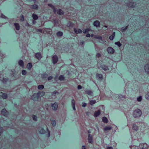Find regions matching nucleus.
I'll list each match as a JSON object with an SVG mask.
<instances>
[{
    "label": "nucleus",
    "mask_w": 149,
    "mask_h": 149,
    "mask_svg": "<svg viewBox=\"0 0 149 149\" xmlns=\"http://www.w3.org/2000/svg\"><path fill=\"white\" fill-rule=\"evenodd\" d=\"M21 19H24V16H23V15H22V17Z\"/></svg>",
    "instance_id": "nucleus-62"
},
{
    "label": "nucleus",
    "mask_w": 149,
    "mask_h": 149,
    "mask_svg": "<svg viewBox=\"0 0 149 149\" xmlns=\"http://www.w3.org/2000/svg\"><path fill=\"white\" fill-rule=\"evenodd\" d=\"M118 97L120 99H122L125 97V96L121 94H119L118 95Z\"/></svg>",
    "instance_id": "nucleus-42"
},
{
    "label": "nucleus",
    "mask_w": 149,
    "mask_h": 149,
    "mask_svg": "<svg viewBox=\"0 0 149 149\" xmlns=\"http://www.w3.org/2000/svg\"><path fill=\"white\" fill-rule=\"evenodd\" d=\"M96 56L97 57L99 58L100 57V56H101V54L100 53H97L96 55Z\"/></svg>",
    "instance_id": "nucleus-50"
},
{
    "label": "nucleus",
    "mask_w": 149,
    "mask_h": 149,
    "mask_svg": "<svg viewBox=\"0 0 149 149\" xmlns=\"http://www.w3.org/2000/svg\"><path fill=\"white\" fill-rule=\"evenodd\" d=\"M115 32H113L112 35L110 36L109 37V39L111 40H113V39L114 38V37H115Z\"/></svg>",
    "instance_id": "nucleus-26"
},
{
    "label": "nucleus",
    "mask_w": 149,
    "mask_h": 149,
    "mask_svg": "<svg viewBox=\"0 0 149 149\" xmlns=\"http://www.w3.org/2000/svg\"><path fill=\"white\" fill-rule=\"evenodd\" d=\"M132 128L133 130L136 131L138 130L139 127L135 124H134L132 126Z\"/></svg>",
    "instance_id": "nucleus-16"
},
{
    "label": "nucleus",
    "mask_w": 149,
    "mask_h": 149,
    "mask_svg": "<svg viewBox=\"0 0 149 149\" xmlns=\"http://www.w3.org/2000/svg\"><path fill=\"white\" fill-rule=\"evenodd\" d=\"M93 24L94 26L98 27L100 26V23L98 21H96L94 22Z\"/></svg>",
    "instance_id": "nucleus-22"
},
{
    "label": "nucleus",
    "mask_w": 149,
    "mask_h": 149,
    "mask_svg": "<svg viewBox=\"0 0 149 149\" xmlns=\"http://www.w3.org/2000/svg\"><path fill=\"white\" fill-rule=\"evenodd\" d=\"M85 92L86 93L90 95H92V94L93 93V92L91 90H86L85 91Z\"/></svg>",
    "instance_id": "nucleus-37"
},
{
    "label": "nucleus",
    "mask_w": 149,
    "mask_h": 149,
    "mask_svg": "<svg viewBox=\"0 0 149 149\" xmlns=\"http://www.w3.org/2000/svg\"><path fill=\"white\" fill-rule=\"evenodd\" d=\"M22 74L23 75H25L27 73V72L25 70H23L22 71Z\"/></svg>",
    "instance_id": "nucleus-43"
},
{
    "label": "nucleus",
    "mask_w": 149,
    "mask_h": 149,
    "mask_svg": "<svg viewBox=\"0 0 149 149\" xmlns=\"http://www.w3.org/2000/svg\"><path fill=\"white\" fill-rule=\"evenodd\" d=\"M142 114L141 110L139 109H137L134 111L133 116L134 118H138L141 116Z\"/></svg>",
    "instance_id": "nucleus-3"
},
{
    "label": "nucleus",
    "mask_w": 149,
    "mask_h": 149,
    "mask_svg": "<svg viewBox=\"0 0 149 149\" xmlns=\"http://www.w3.org/2000/svg\"><path fill=\"white\" fill-rule=\"evenodd\" d=\"M32 65L31 63H29L27 65V68L29 70H30L32 68Z\"/></svg>",
    "instance_id": "nucleus-28"
},
{
    "label": "nucleus",
    "mask_w": 149,
    "mask_h": 149,
    "mask_svg": "<svg viewBox=\"0 0 149 149\" xmlns=\"http://www.w3.org/2000/svg\"><path fill=\"white\" fill-rule=\"evenodd\" d=\"M82 88V87L80 85H78L77 86V88L78 89H80Z\"/></svg>",
    "instance_id": "nucleus-52"
},
{
    "label": "nucleus",
    "mask_w": 149,
    "mask_h": 149,
    "mask_svg": "<svg viewBox=\"0 0 149 149\" xmlns=\"http://www.w3.org/2000/svg\"><path fill=\"white\" fill-rule=\"evenodd\" d=\"M128 25L126 26L125 27H123L121 28V31L122 32H124L127 29Z\"/></svg>",
    "instance_id": "nucleus-29"
},
{
    "label": "nucleus",
    "mask_w": 149,
    "mask_h": 149,
    "mask_svg": "<svg viewBox=\"0 0 149 149\" xmlns=\"http://www.w3.org/2000/svg\"><path fill=\"white\" fill-rule=\"evenodd\" d=\"M1 97L3 99H6L8 97V95L6 93H3L2 94Z\"/></svg>",
    "instance_id": "nucleus-19"
},
{
    "label": "nucleus",
    "mask_w": 149,
    "mask_h": 149,
    "mask_svg": "<svg viewBox=\"0 0 149 149\" xmlns=\"http://www.w3.org/2000/svg\"><path fill=\"white\" fill-rule=\"evenodd\" d=\"M53 79V77L52 76H49L48 78V80H50Z\"/></svg>",
    "instance_id": "nucleus-51"
},
{
    "label": "nucleus",
    "mask_w": 149,
    "mask_h": 149,
    "mask_svg": "<svg viewBox=\"0 0 149 149\" xmlns=\"http://www.w3.org/2000/svg\"><path fill=\"white\" fill-rule=\"evenodd\" d=\"M84 41H81L80 43V44L81 45H82L84 44Z\"/></svg>",
    "instance_id": "nucleus-53"
},
{
    "label": "nucleus",
    "mask_w": 149,
    "mask_h": 149,
    "mask_svg": "<svg viewBox=\"0 0 149 149\" xmlns=\"http://www.w3.org/2000/svg\"><path fill=\"white\" fill-rule=\"evenodd\" d=\"M31 117L33 118V119L34 121H37V118L36 116L34 115H33Z\"/></svg>",
    "instance_id": "nucleus-36"
},
{
    "label": "nucleus",
    "mask_w": 149,
    "mask_h": 149,
    "mask_svg": "<svg viewBox=\"0 0 149 149\" xmlns=\"http://www.w3.org/2000/svg\"><path fill=\"white\" fill-rule=\"evenodd\" d=\"M57 77H57V76H56L55 77V78H54L55 80H56V79L57 78Z\"/></svg>",
    "instance_id": "nucleus-64"
},
{
    "label": "nucleus",
    "mask_w": 149,
    "mask_h": 149,
    "mask_svg": "<svg viewBox=\"0 0 149 149\" xmlns=\"http://www.w3.org/2000/svg\"><path fill=\"white\" fill-rule=\"evenodd\" d=\"M31 7L32 9L36 10H38V5L36 4H34L31 5Z\"/></svg>",
    "instance_id": "nucleus-18"
},
{
    "label": "nucleus",
    "mask_w": 149,
    "mask_h": 149,
    "mask_svg": "<svg viewBox=\"0 0 149 149\" xmlns=\"http://www.w3.org/2000/svg\"><path fill=\"white\" fill-rule=\"evenodd\" d=\"M57 93H58L57 91H54L52 93V95L55 96Z\"/></svg>",
    "instance_id": "nucleus-46"
},
{
    "label": "nucleus",
    "mask_w": 149,
    "mask_h": 149,
    "mask_svg": "<svg viewBox=\"0 0 149 149\" xmlns=\"http://www.w3.org/2000/svg\"><path fill=\"white\" fill-rule=\"evenodd\" d=\"M56 35L58 36H61L63 35V33L61 31H58L56 33Z\"/></svg>",
    "instance_id": "nucleus-33"
},
{
    "label": "nucleus",
    "mask_w": 149,
    "mask_h": 149,
    "mask_svg": "<svg viewBox=\"0 0 149 149\" xmlns=\"http://www.w3.org/2000/svg\"><path fill=\"white\" fill-rule=\"evenodd\" d=\"M67 26L68 27H72L74 26V24L71 22H69L67 24Z\"/></svg>",
    "instance_id": "nucleus-27"
},
{
    "label": "nucleus",
    "mask_w": 149,
    "mask_h": 149,
    "mask_svg": "<svg viewBox=\"0 0 149 149\" xmlns=\"http://www.w3.org/2000/svg\"><path fill=\"white\" fill-rule=\"evenodd\" d=\"M8 79L6 78H3V82L4 83H6L8 81Z\"/></svg>",
    "instance_id": "nucleus-48"
},
{
    "label": "nucleus",
    "mask_w": 149,
    "mask_h": 149,
    "mask_svg": "<svg viewBox=\"0 0 149 149\" xmlns=\"http://www.w3.org/2000/svg\"><path fill=\"white\" fill-rule=\"evenodd\" d=\"M82 149H86V148H85V146H82Z\"/></svg>",
    "instance_id": "nucleus-58"
},
{
    "label": "nucleus",
    "mask_w": 149,
    "mask_h": 149,
    "mask_svg": "<svg viewBox=\"0 0 149 149\" xmlns=\"http://www.w3.org/2000/svg\"><path fill=\"white\" fill-rule=\"evenodd\" d=\"M18 63L19 65L21 67H23L24 66V62L23 61L21 60H20L18 62Z\"/></svg>",
    "instance_id": "nucleus-21"
},
{
    "label": "nucleus",
    "mask_w": 149,
    "mask_h": 149,
    "mask_svg": "<svg viewBox=\"0 0 149 149\" xmlns=\"http://www.w3.org/2000/svg\"><path fill=\"white\" fill-rule=\"evenodd\" d=\"M1 114L3 116L6 117L9 114V112L5 109H3L1 111Z\"/></svg>",
    "instance_id": "nucleus-5"
},
{
    "label": "nucleus",
    "mask_w": 149,
    "mask_h": 149,
    "mask_svg": "<svg viewBox=\"0 0 149 149\" xmlns=\"http://www.w3.org/2000/svg\"><path fill=\"white\" fill-rule=\"evenodd\" d=\"M48 6L52 8L53 10L54 13L56 14V9L55 8V7L51 4H48Z\"/></svg>",
    "instance_id": "nucleus-13"
},
{
    "label": "nucleus",
    "mask_w": 149,
    "mask_h": 149,
    "mask_svg": "<svg viewBox=\"0 0 149 149\" xmlns=\"http://www.w3.org/2000/svg\"><path fill=\"white\" fill-rule=\"evenodd\" d=\"M47 132L42 127H39L38 128V130L39 133L42 134H45V136L47 137H49L50 136V131L48 128H47Z\"/></svg>",
    "instance_id": "nucleus-2"
},
{
    "label": "nucleus",
    "mask_w": 149,
    "mask_h": 149,
    "mask_svg": "<svg viewBox=\"0 0 149 149\" xmlns=\"http://www.w3.org/2000/svg\"><path fill=\"white\" fill-rule=\"evenodd\" d=\"M82 106L83 107H85L86 106V103L85 102H83L82 103Z\"/></svg>",
    "instance_id": "nucleus-49"
},
{
    "label": "nucleus",
    "mask_w": 149,
    "mask_h": 149,
    "mask_svg": "<svg viewBox=\"0 0 149 149\" xmlns=\"http://www.w3.org/2000/svg\"><path fill=\"white\" fill-rule=\"evenodd\" d=\"M51 124H52L53 127H55L56 125V122L55 120L54 119H50Z\"/></svg>",
    "instance_id": "nucleus-20"
},
{
    "label": "nucleus",
    "mask_w": 149,
    "mask_h": 149,
    "mask_svg": "<svg viewBox=\"0 0 149 149\" xmlns=\"http://www.w3.org/2000/svg\"><path fill=\"white\" fill-rule=\"evenodd\" d=\"M45 92L44 91H39L37 93H34L31 97V99L35 101H38L40 99L41 97L45 95Z\"/></svg>",
    "instance_id": "nucleus-1"
},
{
    "label": "nucleus",
    "mask_w": 149,
    "mask_h": 149,
    "mask_svg": "<svg viewBox=\"0 0 149 149\" xmlns=\"http://www.w3.org/2000/svg\"><path fill=\"white\" fill-rule=\"evenodd\" d=\"M147 144L146 143H144L143 144H140L139 146L140 149H146L147 147Z\"/></svg>",
    "instance_id": "nucleus-10"
},
{
    "label": "nucleus",
    "mask_w": 149,
    "mask_h": 149,
    "mask_svg": "<svg viewBox=\"0 0 149 149\" xmlns=\"http://www.w3.org/2000/svg\"><path fill=\"white\" fill-rule=\"evenodd\" d=\"M51 106L53 110L56 111L58 109V104L57 102H55L54 103H51Z\"/></svg>",
    "instance_id": "nucleus-4"
},
{
    "label": "nucleus",
    "mask_w": 149,
    "mask_h": 149,
    "mask_svg": "<svg viewBox=\"0 0 149 149\" xmlns=\"http://www.w3.org/2000/svg\"><path fill=\"white\" fill-rule=\"evenodd\" d=\"M102 121L105 123H107L108 122V119L107 118L105 117H103L102 118Z\"/></svg>",
    "instance_id": "nucleus-30"
},
{
    "label": "nucleus",
    "mask_w": 149,
    "mask_h": 149,
    "mask_svg": "<svg viewBox=\"0 0 149 149\" xmlns=\"http://www.w3.org/2000/svg\"><path fill=\"white\" fill-rule=\"evenodd\" d=\"M75 101L74 99H73L72 100V106L73 109L74 110H75L76 109L75 107Z\"/></svg>",
    "instance_id": "nucleus-23"
},
{
    "label": "nucleus",
    "mask_w": 149,
    "mask_h": 149,
    "mask_svg": "<svg viewBox=\"0 0 149 149\" xmlns=\"http://www.w3.org/2000/svg\"><path fill=\"white\" fill-rule=\"evenodd\" d=\"M35 56L38 60H40L42 58V55L39 52L36 53Z\"/></svg>",
    "instance_id": "nucleus-8"
},
{
    "label": "nucleus",
    "mask_w": 149,
    "mask_h": 149,
    "mask_svg": "<svg viewBox=\"0 0 149 149\" xmlns=\"http://www.w3.org/2000/svg\"><path fill=\"white\" fill-rule=\"evenodd\" d=\"M107 50L108 52L110 54H113L115 51L114 49L111 47H108L107 48Z\"/></svg>",
    "instance_id": "nucleus-7"
},
{
    "label": "nucleus",
    "mask_w": 149,
    "mask_h": 149,
    "mask_svg": "<svg viewBox=\"0 0 149 149\" xmlns=\"http://www.w3.org/2000/svg\"><path fill=\"white\" fill-rule=\"evenodd\" d=\"M52 62L54 64H56L58 61V56L56 55H54L53 56L52 58Z\"/></svg>",
    "instance_id": "nucleus-6"
},
{
    "label": "nucleus",
    "mask_w": 149,
    "mask_h": 149,
    "mask_svg": "<svg viewBox=\"0 0 149 149\" xmlns=\"http://www.w3.org/2000/svg\"><path fill=\"white\" fill-rule=\"evenodd\" d=\"M56 13H57V14L59 15H62L63 14V12L61 9H59L58 10H57L56 9Z\"/></svg>",
    "instance_id": "nucleus-15"
},
{
    "label": "nucleus",
    "mask_w": 149,
    "mask_h": 149,
    "mask_svg": "<svg viewBox=\"0 0 149 149\" xmlns=\"http://www.w3.org/2000/svg\"><path fill=\"white\" fill-rule=\"evenodd\" d=\"M100 114V110L95 111L94 113V116L95 117H97L99 116Z\"/></svg>",
    "instance_id": "nucleus-17"
},
{
    "label": "nucleus",
    "mask_w": 149,
    "mask_h": 149,
    "mask_svg": "<svg viewBox=\"0 0 149 149\" xmlns=\"http://www.w3.org/2000/svg\"><path fill=\"white\" fill-rule=\"evenodd\" d=\"M94 38L99 40H102V37L100 36L94 35Z\"/></svg>",
    "instance_id": "nucleus-32"
},
{
    "label": "nucleus",
    "mask_w": 149,
    "mask_h": 149,
    "mask_svg": "<svg viewBox=\"0 0 149 149\" xmlns=\"http://www.w3.org/2000/svg\"><path fill=\"white\" fill-rule=\"evenodd\" d=\"M96 76L100 79H102L103 77L102 75L101 74H97Z\"/></svg>",
    "instance_id": "nucleus-34"
},
{
    "label": "nucleus",
    "mask_w": 149,
    "mask_h": 149,
    "mask_svg": "<svg viewBox=\"0 0 149 149\" xmlns=\"http://www.w3.org/2000/svg\"><path fill=\"white\" fill-rule=\"evenodd\" d=\"M90 36H91L89 34H88L86 35V36L87 37H89Z\"/></svg>",
    "instance_id": "nucleus-57"
},
{
    "label": "nucleus",
    "mask_w": 149,
    "mask_h": 149,
    "mask_svg": "<svg viewBox=\"0 0 149 149\" xmlns=\"http://www.w3.org/2000/svg\"><path fill=\"white\" fill-rule=\"evenodd\" d=\"M145 97L147 99H149V92L145 95Z\"/></svg>",
    "instance_id": "nucleus-45"
},
{
    "label": "nucleus",
    "mask_w": 149,
    "mask_h": 149,
    "mask_svg": "<svg viewBox=\"0 0 149 149\" xmlns=\"http://www.w3.org/2000/svg\"><path fill=\"white\" fill-rule=\"evenodd\" d=\"M107 149H113L112 147L109 146L107 148Z\"/></svg>",
    "instance_id": "nucleus-54"
},
{
    "label": "nucleus",
    "mask_w": 149,
    "mask_h": 149,
    "mask_svg": "<svg viewBox=\"0 0 149 149\" xmlns=\"http://www.w3.org/2000/svg\"><path fill=\"white\" fill-rule=\"evenodd\" d=\"M88 132L89 133H90L91 132V131L90 130H88Z\"/></svg>",
    "instance_id": "nucleus-63"
},
{
    "label": "nucleus",
    "mask_w": 149,
    "mask_h": 149,
    "mask_svg": "<svg viewBox=\"0 0 149 149\" xmlns=\"http://www.w3.org/2000/svg\"><path fill=\"white\" fill-rule=\"evenodd\" d=\"M144 69L145 72L148 74H149V64H147L145 65Z\"/></svg>",
    "instance_id": "nucleus-11"
},
{
    "label": "nucleus",
    "mask_w": 149,
    "mask_h": 149,
    "mask_svg": "<svg viewBox=\"0 0 149 149\" xmlns=\"http://www.w3.org/2000/svg\"><path fill=\"white\" fill-rule=\"evenodd\" d=\"M38 31H39L40 32L42 33V30L40 29H38Z\"/></svg>",
    "instance_id": "nucleus-56"
},
{
    "label": "nucleus",
    "mask_w": 149,
    "mask_h": 149,
    "mask_svg": "<svg viewBox=\"0 0 149 149\" xmlns=\"http://www.w3.org/2000/svg\"><path fill=\"white\" fill-rule=\"evenodd\" d=\"M129 7L130 8H133L134 7V3L132 2H130L128 4Z\"/></svg>",
    "instance_id": "nucleus-31"
},
{
    "label": "nucleus",
    "mask_w": 149,
    "mask_h": 149,
    "mask_svg": "<svg viewBox=\"0 0 149 149\" xmlns=\"http://www.w3.org/2000/svg\"><path fill=\"white\" fill-rule=\"evenodd\" d=\"M33 19H38V16L36 14L33 13L32 15Z\"/></svg>",
    "instance_id": "nucleus-40"
},
{
    "label": "nucleus",
    "mask_w": 149,
    "mask_h": 149,
    "mask_svg": "<svg viewBox=\"0 0 149 149\" xmlns=\"http://www.w3.org/2000/svg\"><path fill=\"white\" fill-rule=\"evenodd\" d=\"M3 16H4V17H2L3 18V19H8L5 16H3V15H1V17H2Z\"/></svg>",
    "instance_id": "nucleus-59"
},
{
    "label": "nucleus",
    "mask_w": 149,
    "mask_h": 149,
    "mask_svg": "<svg viewBox=\"0 0 149 149\" xmlns=\"http://www.w3.org/2000/svg\"><path fill=\"white\" fill-rule=\"evenodd\" d=\"M100 68L102 69L105 71L108 70H109L108 66L104 65H101L100 67Z\"/></svg>",
    "instance_id": "nucleus-12"
},
{
    "label": "nucleus",
    "mask_w": 149,
    "mask_h": 149,
    "mask_svg": "<svg viewBox=\"0 0 149 149\" xmlns=\"http://www.w3.org/2000/svg\"><path fill=\"white\" fill-rule=\"evenodd\" d=\"M38 89L42 90L44 88V86L42 85H40L38 86Z\"/></svg>",
    "instance_id": "nucleus-38"
},
{
    "label": "nucleus",
    "mask_w": 149,
    "mask_h": 149,
    "mask_svg": "<svg viewBox=\"0 0 149 149\" xmlns=\"http://www.w3.org/2000/svg\"><path fill=\"white\" fill-rule=\"evenodd\" d=\"M115 44L116 45H117L119 47H120L122 45V44L120 43V42L119 41H118L117 42H115Z\"/></svg>",
    "instance_id": "nucleus-41"
},
{
    "label": "nucleus",
    "mask_w": 149,
    "mask_h": 149,
    "mask_svg": "<svg viewBox=\"0 0 149 149\" xmlns=\"http://www.w3.org/2000/svg\"><path fill=\"white\" fill-rule=\"evenodd\" d=\"M37 19H33V20L32 21L33 23V24H35V22H36V21L35 20H37Z\"/></svg>",
    "instance_id": "nucleus-55"
},
{
    "label": "nucleus",
    "mask_w": 149,
    "mask_h": 149,
    "mask_svg": "<svg viewBox=\"0 0 149 149\" xmlns=\"http://www.w3.org/2000/svg\"><path fill=\"white\" fill-rule=\"evenodd\" d=\"M96 102V101L95 100H91L89 101V103L90 104L92 105L94 104Z\"/></svg>",
    "instance_id": "nucleus-35"
},
{
    "label": "nucleus",
    "mask_w": 149,
    "mask_h": 149,
    "mask_svg": "<svg viewBox=\"0 0 149 149\" xmlns=\"http://www.w3.org/2000/svg\"><path fill=\"white\" fill-rule=\"evenodd\" d=\"M59 19H54V23H56V22L58 21V20Z\"/></svg>",
    "instance_id": "nucleus-60"
},
{
    "label": "nucleus",
    "mask_w": 149,
    "mask_h": 149,
    "mask_svg": "<svg viewBox=\"0 0 149 149\" xmlns=\"http://www.w3.org/2000/svg\"><path fill=\"white\" fill-rule=\"evenodd\" d=\"M14 26L15 27L16 29L19 30L20 29V26L19 24L17 23H15L14 24Z\"/></svg>",
    "instance_id": "nucleus-24"
},
{
    "label": "nucleus",
    "mask_w": 149,
    "mask_h": 149,
    "mask_svg": "<svg viewBox=\"0 0 149 149\" xmlns=\"http://www.w3.org/2000/svg\"><path fill=\"white\" fill-rule=\"evenodd\" d=\"M74 31L77 34H78V33H81L82 32V31L81 30L79 29L77 31L76 29L75 28H74Z\"/></svg>",
    "instance_id": "nucleus-25"
},
{
    "label": "nucleus",
    "mask_w": 149,
    "mask_h": 149,
    "mask_svg": "<svg viewBox=\"0 0 149 149\" xmlns=\"http://www.w3.org/2000/svg\"><path fill=\"white\" fill-rule=\"evenodd\" d=\"M142 97L141 96H139L137 98V100L139 102H141L142 100Z\"/></svg>",
    "instance_id": "nucleus-44"
},
{
    "label": "nucleus",
    "mask_w": 149,
    "mask_h": 149,
    "mask_svg": "<svg viewBox=\"0 0 149 149\" xmlns=\"http://www.w3.org/2000/svg\"><path fill=\"white\" fill-rule=\"evenodd\" d=\"M112 129V127L110 126H106L104 128V130L105 132L110 130Z\"/></svg>",
    "instance_id": "nucleus-14"
},
{
    "label": "nucleus",
    "mask_w": 149,
    "mask_h": 149,
    "mask_svg": "<svg viewBox=\"0 0 149 149\" xmlns=\"http://www.w3.org/2000/svg\"><path fill=\"white\" fill-rule=\"evenodd\" d=\"M45 75H47V74H43L42 75V77H44L45 76Z\"/></svg>",
    "instance_id": "nucleus-61"
},
{
    "label": "nucleus",
    "mask_w": 149,
    "mask_h": 149,
    "mask_svg": "<svg viewBox=\"0 0 149 149\" xmlns=\"http://www.w3.org/2000/svg\"><path fill=\"white\" fill-rule=\"evenodd\" d=\"M58 79L60 81H62L65 79V77L63 75H60L58 78Z\"/></svg>",
    "instance_id": "nucleus-39"
},
{
    "label": "nucleus",
    "mask_w": 149,
    "mask_h": 149,
    "mask_svg": "<svg viewBox=\"0 0 149 149\" xmlns=\"http://www.w3.org/2000/svg\"><path fill=\"white\" fill-rule=\"evenodd\" d=\"M88 139L89 143H93V141L92 139V136L91 134H88Z\"/></svg>",
    "instance_id": "nucleus-9"
},
{
    "label": "nucleus",
    "mask_w": 149,
    "mask_h": 149,
    "mask_svg": "<svg viewBox=\"0 0 149 149\" xmlns=\"http://www.w3.org/2000/svg\"><path fill=\"white\" fill-rule=\"evenodd\" d=\"M89 29H87L83 30V32L84 33H85L86 32H88Z\"/></svg>",
    "instance_id": "nucleus-47"
}]
</instances>
